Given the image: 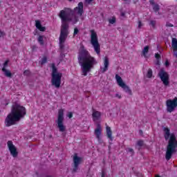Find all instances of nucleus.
I'll return each instance as SVG.
<instances>
[{
	"label": "nucleus",
	"instance_id": "nucleus-31",
	"mask_svg": "<svg viewBox=\"0 0 177 177\" xmlns=\"http://www.w3.org/2000/svg\"><path fill=\"white\" fill-rule=\"evenodd\" d=\"M110 24H114L115 23V17H113L112 19H109Z\"/></svg>",
	"mask_w": 177,
	"mask_h": 177
},
{
	"label": "nucleus",
	"instance_id": "nucleus-6",
	"mask_svg": "<svg viewBox=\"0 0 177 177\" xmlns=\"http://www.w3.org/2000/svg\"><path fill=\"white\" fill-rule=\"evenodd\" d=\"M55 122L59 132H64L66 131V126L64 125V109H61L58 111V116Z\"/></svg>",
	"mask_w": 177,
	"mask_h": 177
},
{
	"label": "nucleus",
	"instance_id": "nucleus-30",
	"mask_svg": "<svg viewBox=\"0 0 177 177\" xmlns=\"http://www.w3.org/2000/svg\"><path fill=\"white\" fill-rule=\"evenodd\" d=\"M30 74H31V73L29 70H26L25 71H24V75H26V77H28Z\"/></svg>",
	"mask_w": 177,
	"mask_h": 177
},
{
	"label": "nucleus",
	"instance_id": "nucleus-48",
	"mask_svg": "<svg viewBox=\"0 0 177 177\" xmlns=\"http://www.w3.org/2000/svg\"><path fill=\"white\" fill-rule=\"evenodd\" d=\"M156 177H161V176H157Z\"/></svg>",
	"mask_w": 177,
	"mask_h": 177
},
{
	"label": "nucleus",
	"instance_id": "nucleus-36",
	"mask_svg": "<svg viewBox=\"0 0 177 177\" xmlns=\"http://www.w3.org/2000/svg\"><path fill=\"white\" fill-rule=\"evenodd\" d=\"M67 117H68V118H73V113L68 112Z\"/></svg>",
	"mask_w": 177,
	"mask_h": 177
},
{
	"label": "nucleus",
	"instance_id": "nucleus-25",
	"mask_svg": "<svg viewBox=\"0 0 177 177\" xmlns=\"http://www.w3.org/2000/svg\"><path fill=\"white\" fill-rule=\"evenodd\" d=\"M153 10L157 13L160 10V6L158 4H155L153 7Z\"/></svg>",
	"mask_w": 177,
	"mask_h": 177
},
{
	"label": "nucleus",
	"instance_id": "nucleus-1",
	"mask_svg": "<svg viewBox=\"0 0 177 177\" xmlns=\"http://www.w3.org/2000/svg\"><path fill=\"white\" fill-rule=\"evenodd\" d=\"M77 60L82 68V75L84 76L88 75V73H91L92 68L97 64L96 59L91 55L84 45L80 46Z\"/></svg>",
	"mask_w": 177,
	"mask_h": 177
},
{
	"label": "nucleus",
	"instance_id": "nucleus-2",
	"mask_svg": "<svg viewBox=\"0 0 177 177\" xmlns=\"http://www.w3.org/2000/svg\"><path fill=\"white\" fill-rule=\"evenodd\" d=\"M26 115V108L17 103L12 106L11 112L7 115L5 120L6 127H12L19 122Z\"/></svg>",
	"mask_w": 177,
	"mask_h": 177
},
{
	"label": "nucleus",
	"instance_id": "nucleus-9",
	"mask_svg": "<svg viewBox=\"0 0 177 177\" xmlns=\"http://www.w3.org/2000/svg\"><path fill=\"white\" fill-rule=\"evenodd\" d=\"M166 107L167 113H172L177 107V97H175L173 100H167L166 101Z\"/></svg>",
	"mask_w": 177,
	"mask_h": 177
},
{
	"label": "nucleus",
	"instance_id": "nucleus-16",
	"mask_svg": "<svg viewBox=\"0 0 177 177\" xmlns=\"http://www.w3.org/2000/svg\"><path fill=\"white\" fill-rule=\"evenodd\" d=\"M35 26L37 29L39 30V31L44 32L46 30V28H45V26H42V25L41 24V21L39 20L35 21Z\"/></svg>",
	"mask_w": 177,
	"mask_h": 177
},
{
	"label": "nucleus",
	"instance_id": "nucleus-17",
	"mask_svg": "<svg viewBox=\"0 0 177 177\" xmlns=\"http://www.w3.org/2000/svg\"><path fill=\"white\" fill-rule=\"evenodd\" d=\"M106 129L108 139L113 142V131H111V128L109 126H106Z\"/></svg>",
	"mask_w": 177,
	"mask_h": 177
},
{
	"label": "nucleus",
	"instance_id": "nucleus-20",
	"mask_svg": "<svg viewBox=\"0 0 177 177\" xmlns=\"http://www.w3.org/2000/svg\"><path fill=\"white\" fill-rule=\"evenodd\" d=\"M101 113L100 112L97 111H95L93 112L92 116L93 118V120H98L99 118L100 117Z\"/></svg>",
	"mask_w": 177,
	"mask_h": 177
},
{
	"label": "nucleus",
	"instance_id": "nucleus-27",
	"mask_svg": "<svg viewBox=\"0 0 177 177\" xmlns=\"http://www.w3.org/2000/svg\"><path fill=\"white\" fill-rule=\"evenodd\" d=\"M48 62V58L46 57H44L42 59H41V64H45V63H46Z\"/></svg>",
	"mask_w": 177,
	"mask_h": 177
},
{
	"label": "nucleus",
	"instance_id": "nucleus-15",
	"mask_svg": "<svg viewBox=\"0 0 177 177\" xmlns=\"http://www.w3.org/2000/svg\"><path fill=\"white\" fill-rule=\"evenodd\" d=\"M109 57H104V67H101L100 68V73H102V74H104V73H106V71H107V70H109Z\"/></svg>",
	"mask_w": 177,
	"mask_h": 177
},
{
	"label": "nucleus",
	"instance_id": "nucleus-39",
	"mask_svg": "<svg viewBox=\"0 0 177 177\" xmlns=\"http://www.w3.org/2000/svg\"><path fill=\"white\" fill-rule=\"evenodd\" d=\"M64 43L59 44V48L60 49H64V44H63Z\"/></svg>",
	"mask_w": 177,
	"mask_h": 177
},
{
	"label": "nucleus",
	"instance_id": "nucleus-10",
	"mask_svg": "<svg viewBox=\"0 0 177 177\" xmlns=\"http://www.w3.org/2000/svg\"><path fill=\"white\" fill-rule=\"evenodd\" d=\"M115 80L118 82V85H119V86L122 88L124 92H126L127 93H129V95H132V91L131 90V88H129V86H128L124 82V81H122V78H121L120 75H115Z\"/></svg>",
	"mask_w": 177,
	"mask_h": 177
},
{
	"label": "nucleus",
	"instance_id": "nucleus-22",
	"mask_svg": "<svg viewBox=\"0 0 177 177\" xmlns=\"http://www.w3.org/2000/svg\"><path fill=\"white\" fill-rule=\"evenodd\" d=\"M136 146L138 147V149L140 150L141 147H143L145 146V141L143 140H139L137 141Z\"/></svg>",
	"mask_w": 177,
	"mask_h": 177
},
{
	"label": "nucleus",
	"instance_id": "nucleus-29",
	"mask_svg": "<svg viewBox=\"0 0 177 177\" xmlns=\"http://www.w3.org/2000/svg\"><path fill=\"white\" fill-rule=\"evenodd\" d=\"M78 32H80V30H78V28H74V32H73V37H75V35H77V34H78Z\"/></svg>",
	"mask_w": 177,
	"mask_h": 177
},
{
	"label": "nucleus",
	"instance_id": "nucleus-44",
	"mask_svg": "<svg viewBox=\"0 0 177 177\" xmlns=\"http://www.w3.org/2000/svg\"><path fill=\"white\" fill-rule=\"evenodd\" d=\"M149 3L151 5H154V0H150Z\"/></svg>",
	"mask_w": 177,
	"mask_h": 177
},
{
	"label": "nucleus",
	"instance_id": "nucleus-19",
	"mask_svg": "<svg viewBox=\"0 0 177 177\" xmlns=\"http://www.w3.org/2000/svg\"><path fill=\"white\" fill-rule=\"evenodd\" d=\"M149 49H150V46H146L145 47H144L142 51V56H144V57H147V54L149 53Z\"/></svg>",
	"mask_w": 177,
	"mask_h": 177
},
{
	"label": "nucleus",
	"instance_id": "nucleus-41",
	"mask_svg": "<svg viewBox=\"0 0 177 177\" xmlns=\"http://www.w3.org/2000/svg\"><path fill=\"white\" fill-rule=\"evenodd\" d=\"M142 21H138V28H142Z\"/></svg>",
	"mask_w": 177,
	"mask_h": 177
},
{
	"label": "nucleus",
	"instance_id": "nucleus-34",
	"mask_svg": "<svg viewBox=\"0 0 177 177\" xmlns=\"http://www.w3.org/2000/svg\"><path fill=\"white\" fill-rule=\"evenodd\" d=\"M129 153H131V154H134L135 151H133V149L132 148H128V151Z\"/></svg>",
	"mask_w": 177,
	"mask_h": 177
},
{
	"label": "nucleus",
	"instance_id": "nucleus-7",
	"mask_svg": "<svg viewBox=\"0 0 177 177\" xmlns=\"http://www.w3.org/2000/svg\"><path fill=\"white\" fill-rule=\"evenodd\" d=\"M91 32V44L93 46L95 52L97 55H100V44L97 39V34L95 32V30H90Z\"/></svg>",
	"mask_w": 177,
	"mask_h": 177
},
{
	"label": "nucleus",
	"instance_id": "nucleus-28",
	"mask_svg": "<svg viewBox=\"0 0 177 177\" xmlns=\"http://www.w3.org/2000/svg\"><path fill=\"white\" fill-rule=\"evenodd\" d=\"M79 18H78V16L77 15H75L74 16V19H73V24H75L76 23H78V21H79Z\"/></svg>",
	"mask_w": 177,
	"mask_h": 177
},
{
	"label": "nucleus",
	"instance_id": "nucleus-4",
	"mask_svg": "<svg viewBox=\"0 0 177 177\" xmlns=\"http://www.w3.org/2000/svg\"><path fill=\"white\" fill-rule=\"evenodd\" d=\"M59 17L62 20L59 44H64L67 37H68V21H73V19L70 17V15L64 10L59 12Z\"/></svg>",
	"mask_w": 177,
	"mask_h": 177
},
{
	"label": "nucleus",
	"instance_id": "nucleus-21",
	"mask_svg": "<svg viewBox=\"0 0 177 177\" xmlns=\"http://www.w3.org/2000/svg\"><path fill=\"white\" fill-rule=\"evenodd\" d=\"M171 46H172L174 50H175V51L177 50V39H176V38H172Z\"/></svg>",
	"mask_w": 177,
	"mask_h": 177
},
{
	"label": "nucleus",
	"instance_id": "nucleus-37",
	"mask_svg": "<svg viewBox=\"0 0 177 177\" xmlns=\"http://www.w3.org/2000/svg\"><path fill=\"white\" fill-rule=\"evenodd\" d=\"M120 16L122 17H125V12H122V10H120Z\"/></svg>",
	"mask_w": 177,
	"mask_h": 177
},
{
	"label": "nucleus",
	"instance_id": "nucleus-35",
	"mask_svg": "<svg viewBox=\"0 0 177 177\" xmlns=\"http://www.w3.org/2000/svg\"><path fill=\"white\" fill-rule=\"evenodd\" d=\"M166 27H174V24H172L169 22H167L166 23Z\"/></svg>",
	"mask_w": 177,
	"mask_h": 177
},
{
	"label": "nucleus",
	"instance_id": "nucleus-45",
	"mask_svg": "<svg viewBox=\"0 0 177 177\" xmlns=\"http://www.w3.org/2000/svg\"><path fill=\"white\" fill-rule=\"evenodd\" d=\"M92 1H93V0H86V1L88 2V3H91V2H92Z\"/></svg>",
	"mask_w": 177,
	"mask_h": 177
},
{
	"label": "nucleus",
	"instance_id": "nucleus-13",
	"mask_svg": "<svg viewBox=\"0 0 177 177\" xmlns=\"http://www.w3.org/2000/svg\"><path fill=\"white\" fill-rule=\"evenodd\" d=\"M71 13L72 15L73 13H75L76 15H78V16L81 17L82 16V13H84V3L82 1L78 3V6L74 8V10H71Z\"/></svg>",
	"mask_w": 177,
	"mask_h": 177
},
{
	"label": "nucleus",
	"instance_id": "nucleus-8",
	"mask_svg": "<svg viewBox=\"0 0 177 177\" xmlns=\"http://www.w3.org/2000/svg\"><path fill=\"white\" fill-rule=\"evenodd\" d=\"M73 169H72V174H75L78 172V169H80V165L84 161V159L80 156H78V153H74L73 158Z\"/></svg>",
	"mask_w": 177,
	"mask_h": 177
},
{
	"label": "nucleus",
	"instance_id": "nucleus-33",
	"mask_svg": "<svg viewBox=\"0 0 177 177\" xmlns=\"http://www.w3.org/2000/svg\"><path fill=\"white\" fill-rule=\"evenodd\" d=\"M155 57L157 60H160L161 59V55H160V54H158V53H156Z\"/></svg>",
	"mask_w": 177,
	"mask_h": 177
},
{
	"label": "nucleus",
	"instance_id": "nucleus-11",
	"mask_svg": "<svg viewBox=\"0 0 177 177\" xmlns=\"http://www.w3.org/2000/svg\"><path fill=\"white\" fill-rule=\"evenodd\" d=\"M158 76L165 86L169 85V75H168V73H167L164 68L160 69L158 73Z\"/></svg>",
	"mask_w": 177,
	"mask_h": 177
},
{
	"label": "nucleus",
	"instance_id": "nucleus-49",
	"mask_svg": "<svg viewBox=\"0 0 177 177\" xmlns=\"http://www.w3.org/2000/svg\"><path fill=\"white\" fill-rule=\"evenodd\" d=\"M70 1H71L72 0H69Z\"/></svg>",
	"mask_w": 177,
	"mask_h": 177
},
{
	"label": "nucleus",
	"instance_id": "nucleus-40",
	"mask_svg": "<svg viewBox=\"0 0 177 177\" xmlns=\"http://www.w3.org/2000/svg\"><path fill=\"white\" fill-rule=\"evenodd\" d=\"M101 177H106V172L104 171H102V176Z\"/></svg>",
	"mask_w": 177,
	"mask_h": 177
},
{
	"label": "nucleus",
	"instance_id": "nucleus-3",
	"mask_svg": "<svg viewBox=\"0 0 177 177\" xmlns=\"http://www.w3.org/2000/svg\"><path fill=\"white\" fill-rule=\"evenodd\" d=\"M163 131L165 132L164 136L165 140H168V145L167 146L165 158L167 161H169L172 158V154L176 153L177 149V140L175 133H170L169 129L168 127H164Z\"/></svg>",
	"mask_w": 177,
	"mask_h": 177
},
{
	"label": "nucleus",
	"instance_id": "nucleus-38",
	"mask_svg": "<svg viewBox=\"0 0 177 177\" xmlns=\"http://www.w3.org/2000/svg\"><path fill=\"white\" fill-rule=\"evenodd\" d=\"M165 64L166 67H169V61H168V59H167Z\"/></svg>",
	"mask_w": 177,
	"mask_h": 177
},
{
	"label": "nucleus",
	"instance_id": "nucleus-14",
	"mask_svg": "<svg viewBox=\"0 0 177 177\" xmlns=\"http://www.w3.org/2000/svg\"><path fill=\"white\" fill-rule=\"evenodd\" d=\"M94 135H95L98 142L102 140V138H100V136H102V125L100 123L97 124V127L94 131Z\"/></svg>",
	"mask_w": 177,
	"mask_h": 177
},
{
	"label": "nucleus",
	"instance_id": "nucleus-26",
	"mask_svg": "<svg viewBox=\"0 0 177 177\" xmlns=\"http://www.w3.org/2000/svg\"><path fill=\"white\" fill-rule=\"evenodd\" d=\"M156 21L154 20H151L149 22V26H151L153 27V28H156Z\"/></svg>",
	"mask_w": 177,
	"mask_h": 177
},
{
	"label": "nucleus",
	"instance_id": "nucleus-42",
	"mask_svg": "<svg viewBox=\"0 0 177 177\" xmlns=\"http://www.w3.org/2000/svg\"><path fill=\"white\" fill-rule=\"evenodd\" d=\"M156 66H160V59H157L156 62L155 63Z\"/></svg>",
	"mask_w": 177,
	"mask_h": 177
},
{
	"label": "nucleus",
	"instance_id": "nucleus-43",
	"mask_svg": "<svg viewBox=\"0 0 177 177\" xmlns=\"http://www.w3.org/2000/svg\"><path fill=\"white\" fill-rule=\"evenodd\" d=\"M115 97H118V99H121V95H120V94H118V93H116Z\"/></svg>",
	"mask_w": 177,
	"mask_h": 177
},
{
	"label": "nucleus",
	"instance_id": "nucleus-12",
	"mask_svg": "<svg viewBox=\"0 0 177 177\" xmlns=\"http://www.w3.org/2000/svg\"><path fill=\"white\" fill-rule=\"evenodd\" d=\"M7 145L11 156H12L14 158H16V157L19 156V152H17V148H16L12 141H8Z\"/></svg>",
	"mask_w": 177,
	"mask_h": 177
},
{
	"label": "nucleus",
	"instance_id": "nucleus-46",
	"mask_svg": "<svg viewBox=\"0 0 177 177\" xmlns=\"http://www.w3.org/2000/svg\"><path fill=\"white\" fill-rule=\"evenodd\" d=\"M140 133H143V131L142 130H140Z\"/></svg>",
	"mask_w": 177,
	"mask_h": 177
},
{
	"label": "nucleus",
	"instance_id": "nucleus-18",
	"mask_svg": "<svg viewBox=\"0 0 177 177\" xmlns=\"http://www.w3.org/2000/svg\"><path fill=\"white\" fill-rule=\"evenodd\" d=\"M2 71H3V73H4L5 77H7V78H12V73L10 72V71L7 70L5 68H2Z\"/></svg>",
	"mask_w": 177,
	"mask_h": 177
},
{
	"label": "nucleus",
	"instance_id": "nucleus-24",
	"mask_svg": "<svg viewBox=\"0 0 177 177\" xmlns=\"http://www.w3.org/2000/svg\"><path fill=\"white\" fill-rule=\"evenodd\" d=\"M147 78H151V77H153V71L151 70V68H149L148 70V72L147 73Z\"/></svg>",
	"mask_w": 177,
	"mask_h": 177
},
{
	"label": "nucleus",
	"instance_id": "nucleus-5",
	"mask_svg": "<svg viewBox=\"0 0 177 177\" xmlns=\"http://www.w3.org/2000/svg\"><path fill=\"white\" fill-rule=\"evenodd\" d=\"M51 77V83L53 86H55V88H60V84H62V77H63V73L57 71V68H56L55 64H52Z\"/></svg>",
	"mask_w": 177,
	"mask_h": 177
},
{
	"label": "nucleus",
	"instance_id": "nucleus-23",
	"mask_svg": "<svg viewBox=\"0 0 177 177\" xmlns=\"http://www.w3.org/2000/svg\"><path fill=\"white\" fill-rule=\"evenodd\" d=\"M37 41L40 44V45H44V36L39 35Z\"/></svg>",
	"mask_w": 177,
	"mask_h": 177
},
{
	"label": "nucleus",
	"instance_id": "nucleus-47",
	"mask_svg": "<svg viewBox=\"0 0 177 177\" xmlns=\"http://www.w3.org/2000/svg\"><path fill=\"white\" fill-rule=\"evenodd\" d=\"M124 1V2H127V1H129V0H122Z\"/></svg>",
	"mask_w": 177,
	"mask_h": 177
},
{
	"label": "nucleus",
	"instance_id": "nucleus-32",
	"mask_svg": "<svg viewBox=\"0 0 177 177\" xmlns=\"http://www.w3.org/2000/svg\"><path fill=\"white\" fill-rule=\"evenodd\" d=\"M8 64H9V60L8 59V60H6L4 63H3V68H6V67H8Z\"/></svg>",
	"mask_w": 177,
	"mask_h": 177
}]
</instances>
